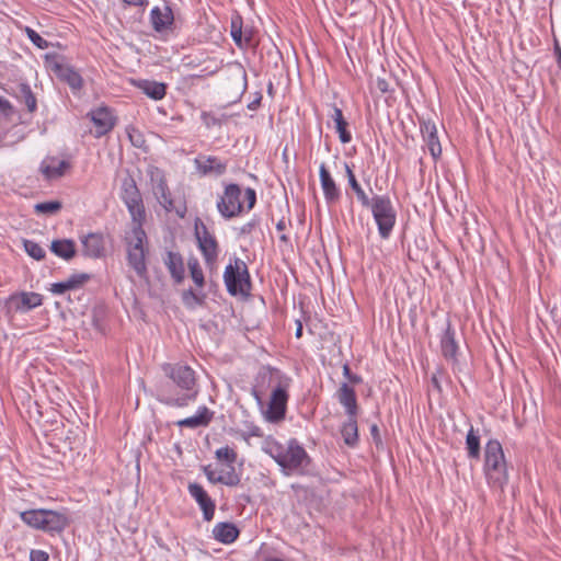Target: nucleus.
<instances>
[{
  "label": "nucleus",
  "instance_id": "680f3d73",
  "mask_svg": "<svg viewBox=\"0 0 561 561\" xmlns=\"http://www.w3.org/2000/svg\"><path fill=\"white\" fill-rule=\"evenodd\" d=\"M370 433L375 439L379 437V430L376 424L371 425Z\"/></svg>",
  "mask_w": 561,
  "mask_h": 561
},
{
  "label": "nucleus",
  "instance_id": "6ab92c4d",
  "mask_svg": "<svg viewBox=\"0 0 561 561\" xmlns=\"http://www.w3.org/2000/svg\"><path fill=\"white\" fill-rule=\"evenodd\" d=\"M336 399L339 403L345 409L346 415H357L358 404L356 392L353 387L347 382H342L336 391Z\"/></svg>",
  "mask_w": 561,
  "mask_h": 561
},
{
  "label": "nucleus",
  "instance_id": "7ed1b4c3",
  "mask_svg": "<svg viewBox=\"0 0 561 561\" xmlns=\"http://www.w3.org/2000/svg\"><path fill=\"white\" fill-rule=\"evenodd\" d=\"M262 376L264 378L267 376L270 382L276 383L271 393L265 417L270 422H279L284 420L286 414L287 402L289 399L288 389L290 387L291 379L279 369L273 367H266L265 371L262 373Z\"/></svg>",
  "mask_w": 561,
  "mask_h": 561
},
{
  "label": "nucleus",
  "instance_id": "f03ea898",
  "mask_svg": "<svg viewBox=\"0 0 561 561\" xmlns=\"http://www.w3.org/2000/svg\"><path fill=\"white\" fill-rule=\"evenodd\" d=\"M262 449L280 467L284 476H305L309 471L311 458L296 438H290L287 446H284L270 437L264 442Z\"/></svg>",
  "mask_w": 561,
  "mask_h": 561
},
{
  "label": "nucleus",
  "instance_id": "a878e982",
  "mask_svg": "<svg viewBox=\"0 0 561 561\" xmlns=\"http://www.w3.org/2000/svg\"><path fill=\"white\" fill-rule=\"evenodd\" d=\"M341 435L348 447L358 444L357 415H347V420L341 426Z\"/></svg>",
  "mask_w": 561,
  "mask_h": 561
},
{
  "label": "nucleus",
  "instance_id": "aec40b11",
  "mask_svg": "<svg viewBox=\"0 0 561 561\" xmlns=\"http://www.w3.org/2000/svg\"><path fill=\"white\" fill-rule=\"evenodd\" d=\"M150 22L156 32H163L170 28L174 22L172 9L168 4L163 8H152L150 11Z\"/></svg>",
  "mask_w": 561,
  "mask_h": 561
},
{
  "label": "nucleus",
  "instance_id": "c85d7f7f",
  "mask_svg": "<svg viewBox=\"0 0 561 561\" xmlns=\"http://www.w3.org/2000/svg\"><path fill=\"white\" fill-rule=\"evenodd\" d=\"M50 251L55 255L69 261L76 255V243L70 239L54 240L50 245Z\"/></svg>",
  "mask_w": 561,
  "mask_h": 561
},
{
  "label": "nucleus",
  "instance_id": "864d4df0",
  "mask_svg": "<svg viewBox=\"0 0 561 561\" xmlns=\"http://www.w3.org/2000/svg\"><path fill=\"white\" fill-rule=\"evenodd\" d=\"M376 87L381 93H387L390 91L389 82L382 78L377 79Z\"/></svg>",
  "mask_w": 561,
  "mask_h": 561
},
{
  "label": "nucleus",
  "instance_id": "e433bc0d",
  "mask_svg": "<svg viewBox=\"0 0 561 561\" xmlns=\"http://www.w3.org/2000/svg\"><path fill=\"white\" fill-rule=\"evenodd\" d=\"M187 266L193 282L197 287L202 288L205 285V278L198 260L196 257H191L187 262Z\"/></svg>",
  "mask_w": 561,
  "mask_h": 561
},
{
  "label": "nucleus",
  "instance_id": "f8f14e48",
  "mask_svg": "<svg viewBox=\"0 0 561 561\" xmlns=\"http://www.w3.org/2000/svg\"><path fill=\"white\" fill-rule=\"evenodd\" d=\"M43 304V296L35 291L14 293L7 299V307L10 311L25 313Z\"/></svg>",
  "mask_w": 561,
  "mask_h": 561
},
{
  "label": "nucleus",
  "instance_id": "b1692460",
  "mask_svg": "<svg viewBox=\"0 0 561 561\" xmlns=\"http://www.w3.org/2000/svg\"><path fill=\"white\" fill-rule=\"evenodd\" d=\"M163 262L174 282L178 284L182 283L185 277L182 255L179 252L168 251Z\"/></svg>",
  "mask_w": 561,
  "mask_h": 561
},
{
  "label": "nucleus",
  "instance_id": "5701e85b",
  "mask_svg": "<svg viewBox=\"0 0 561 561\" xmlns=\"http://www.w3.org/2000/svg\"><path fill=\"white\" fill-rule=\"evenodd\" d=\"M440 350L447 360L457 362L458 343L456 341L455 330L449 322L440 339Z\"/></svg>",
  "mask_w": 561,
  "mask_h": 561
},
{
  "label": "nucleus",
  "instance_id": "473e14b6",
  "mask_svg": "<svg viewBox=\"0 0 561 561\" xmlns=\"http://www.w3.org/2000/svg\"><path fill=\"white\" fill-rule=\"evenodd\" d=\"M58 76L68 83L72 90H80L83 87L81 75L68 66H58Z\"/></svg>",
  "mask_w": 561,
  "mask_h": 561
},
{
  "label": "nucleus",
  "instance_id": "4c0bfd02",
  "mask_svg": "<svg viewBox=\"0 0 561 561\" xmlns=\"http://www.w3.org/2000/svg\"><path fill=\"white\" fill-rule=\"evenodd\" d=\"M217 481L227 486H237L241 482V477L236 472L234 466H229V470L227 472L218 474Z\"/></svg>",
  "mask_w": 561,
  "mask_h": 561
},
{
  "label": "nucleus",
  "instance_id": "49530a36",
  "mask_svg": "<svg viewBox=\"0 0 561 561\" xmlns=\"http://www.w3.org/2000/svg\"><path fill=\"white\" fill-rule=\"evenodd\" d=\"M127 133H128V137H129V140L133 144V146H135L137 148H141L142 145L145 144V139H144L142 135L134 127L128 128Z\"/></svg>",
  "mask_w": 561,
  "mask_h": 561
},
{
  "label": "nucleus",
  "instance_id": "1a4fd4ad",
  "mask_svg": "<svg viewBox=\"0 0 561 561\" xmlns=\"http://www.w3.org/2000/svg\"><path fill=\"white\" fill-rule=\"evenodd\" d=\"M224 282L227 291L231 296H248L252 288L251 276L247 264L239 257H234V264L226 266Z\"/></svg>",
  "mask_w": 561,
  "mask_h": 561
},
{
  "label": "nucleus",
  "instance_id": "bf43d9fd",
  "mask_svg": "<svg viewBox=\"0 0 561 561\" xmlns=\"http://www.w3.org/2000/svg\"><path fill=\"white\" fill-rule=\"evenodd\" d=\"M554 54L557 56L558 65L561 68V47L559 46L558 43L554 45Z\"/></svg>",
  "mask_w": 561,
  "mask_h": 561
},
{
  "label": "nucleus",
  "instance_id": "20e7f679",
  "mask_svg": "<svg viewBox=\"0 0 561 561\" xmlns=\"http://www.w3.org/2000/svg\"><path fill=\"white\" fill-rule=\"evenodd\" d=\"M241 196L242 191L238 184L231 183L226 185L224 194L217 202V209L225 219L238 217L244 209L249 211L255 206L256 193L253 188L248 187L244 191L245 207L241 202Z\"/></svg>",
  "mask_w": 561,
  "mask_h": 561
},
{
  "label": "nucleus",
  "instance_id": "6e6552de",
  "mask_svg": "<svg viewBox=\"0 0 561 561\" xmlns=\"http://www.w3.org/2000/svg\"><path fill=\"white\" fill-rule=\"evenodd\" d=\"M131 234L127 240V263L140 279H148V249L145 248L147 234L140 227H133Z\"/></svg>",
  "mask_w": 561,
  "mask_h": 561
},
{
  "label": "nucleus",
  "instance_id": "f704fd0d",
  "mask_svg": "<svg viewBox=\"0 0 561 561\" xmlns=\"http://www.w3.org/2000/svg\"><path fill=\"white\" fill-rule=\"evenodd\" d=\"M466 449L468 457L470 459H479L480 458V436L478 431H474L472 426H470L467 436H466Z\"/></svg>",
  "mask_w": 561,
  "mask_h": 561
},
{
  "label": "nucleus",
  "instance_id": "dca6fc26",
  "mask_svg": "<svg viewBox=\"0 0 561 561\" xmlns=\"http://www.w3.org/2000/svg\"><path fill=\"white\" fill-rule=\"evenodd\" d=\"M197 172L203 175L220 176L227 171V162L215 156H199L194 160Z\"/></svg>",
  "mask_w": 561,
  "mask_h": 561
},
{
  "label": "nucleus",
  "instance_id": "6e6d98bb",
  "mask_svg": "<svg viewBox=\"0 0 561 561\" xmlns=\"http://www.w3.org/2000/svg\"><path fill=\"white\" fill-rule=\"evenodd\" d=\"M126 5L129 7H146L148 4L147 0H122Z\"/></svg>",
  "mask_w": 561,
  "mask_h": 561
},
{
  "label": "nucleus",
  "instance_id": "052dcab7",
  "mask_svg": "<svg viewBox=\"0 0 561 561\" xmlns=\"http://www.w3.org/2000/svg\"><path fill=\"white\" fill-rule=\"evenodd\" d=\"M287 225H286V221L285 219H280L277 224H276V229L278 231H284L286 229Z\"/></svg>",
  "mask_w": 561,
  "mask_h": 561
},
{
  "label": "nucleus",
  "instance_id": "bb28decb",
  "mask_svg": "<svg viewBox=\"0 0 561 561\" xmlns=\"http://www.w3.org/2000/svg\"><path fill=\"white\" fill-rule=\"evenodd\" d=\"M213 535L222 543H232L239 536V529L232 523H218L213 529Z\"/></svg>",
  "mask_w": 561,
  "mask_h": 561
},
{
  "label": "nucleus",
  "instance_id": "ea45409f",
  "mask_svg": "<svg viewBox=\"0 0 561 561\" xmlns=\"http://www.w3.org/2000/svg\"><path fill=\"white\" fill-rule=\"evenodd\" d=\"M24 250L33 259L41 261L45 257V250L35 241L24 240Z\"/></svg>",
  "mask_w": 561,
  "mask_h": 561
},
{
  "label": "nucleus",
  "instance_id": "c9c22d12",
  "mask_svg": "<svg viewBox=\"0 0 561 561\" xmlns=\"http://www.w3.org/2000/svg\"><path fill=\"white\" fill-rule=\"evenodd\" d=\"M231 36L237 46L243 47L250 45L251 34L243 33L242 20L240 16L231 20Z\"/></svg>",
  "mask_w": 561,
  "mask_h": 561
},
{
  "label": "nucleus",
  "instance_id": "e2e57ef3",
  "mask_svg": "<svg viewBox=\"0 0 561 561\" xmlns=\"http://www.w3.org/2000/svg\"><path fill=\"white\" fill-rule=\"evenodd\" d=\"M259 104H260V99H257V100H255V101L251 102V103L249 104V106H248V107H249L250 110H256V107L259 106Z\"/></svg>",
  "mask_w": 561,
  "mask_h": 561
},
{
  "label": "nucleus",
  "instance_id": "5fc2aeb1",
  "mask_svg": "<svg viewBox=\"0 0 561 561\" xmlns=\"http://www.w3.org/2000/svg\"><path fill=\"white\" fill-rule=\"evenodd\" d=\"M204 472H205V474H206V477H207V479H208V481H209V482H211V483H214V484L219 483V482L217 481V479H218V474H216V473H215V471H214V470H211L209 466L204 467Z\"/></svg>",
  "mask_w": 561,
  "mask_h": 561
},
{
  "label": "nucleus",
  "instance_id": "c756f323",
  "mask_svg": "<svg viewBox=\"0 0 561 561\" xmlns=\"http://www.w3.org/2000/svg\"><path fill=\"white\" fill-rule=\"evenodd\" d=\"M15 98L19 102L24 103L30 113H34L37 110V100L33 93L30 84L20 83L16 87Z\"/></svg>",
  "mask_w": 561,
  "mask_h": 561
},
{
  "label": "nucleus",
  "instance_id": "f257e3e1",
  "mask_svg": "<svg viewBox=\"0 0 561 561\" xmlns=\"http://www.w3.org/2000/svg\"><path fill=\"white\" fill-rule=\"evenodd\" d=\"M161 369L169 381L160 383L157 388L159 402L175 408L187 407L195 401L199 389L195 370L183 363H164Z\"/></svg>",
  "mask_w": 561,
  "mask_h": 561
},
{
  "label": "nucleus",
  "instance_id": "4d7b16f0",
  "mask_svg": "<svg viewBox=\"0 0 561 561\" xmlns=\"http://www.w3.org/2000/svg\"><path fill=\"white\" fill-rule=\"evenodd\" d=\"M0 110H2L3 112L12 110L11 103L7 99L2 98L1 95H0Z\"/></svg>",
  "mask_w": 561,
  "mask_h": 561
},
{
  "label": "nucleus",
  "instance_id": "de8ad7c7",
  "mask_svg": "<svg viewBox=\"0 0 561 561\" xmlns=\"http://www.w3.org/2000/svg\"><path fill=\"white\" fill-rule=\"evenodd\" d=\"M343 376L353 385L363 382V378L359 375L353 374L351 371L350 365L347 363L343 365Z\"/></svg>",
  "mask_w": 561,
  "mask_h": 561
},
{
  "label": "nucleus",
  "instance_id": "4468645a",
  "mask_svg": "<svg viewBox=\"0 0 561 561\" xmlns=\"http://www.w3.org/2000/svg\"><path fill=\"white\" fill-rule=\"evenodd\" d=\"M188 493L197 502L202 512L203 518L206 522H209L214 518L216 504L205 491V489L198 483H190L188 484Z\"/></svg>",
  "mask_w": 561,
  "mask_h": 561
},
{
  "label": "nucleus",
  "instance_id": "2eb2a0df",
  "mask_svg": "<svg viewBox=\"0 0 561 561\" xmlns=\"http://www.w3.org/2000/svg\"><path fill=\"white\" fill-rule=\"evenodd\" d=\"M319 178L325 203L328 205H333L337 203L341 198V190L336 185L331 173L329 172L325 163L320 164Z\"/></svg>",
  "mask_w": 561,
  "mask_h": 561
},
{
  "label": "nucleus",
  "instance_id": "58836bf2",
  "mask_svg": "<svg viewBox=\"0 0 561 561\" xmlns=\"http://www.w3.org/2000/svg\"><path fill=\"white\" fill-rule=\"evenodd\" d=\"M62 208V204L59 201H49L38 203L34 206L36 214L53 215L58 213Z\"/></svg>",
  "mask_w": 561,
  "mask_h": 561
},
{
  "label": "nucleus",
  "instance_id": "a18cd8bd",
  "mask_svg": "<svg viewBox=\"0 0 561 561\" xmlns=\"http://www.w3.org/2000/svg\"><path fill=\"white\" fill-rule=\"evenodd\" d=\"M201 118L207 128L220 126L222 124V119L210 112H203Z\"/></svg>",
  "mask_w": 561,
  "mask_h": 561
},
{
  "label": "nucleus",
  "instance_id": "338daca9",
  "mask_svg": "<svg viewBox=\"0 0 561 561\" xmlns=\"http://www.w3.org/2000/svg\"><path fill=\"white\" fill-rule=\"evenodd\" d=\"M301 488L300 484H291L293 490H299Z\"/></svg>",
  "mask_w": 561,
  "mask_h": 561
},
{
  "label": "nucleus",
  "instance_id": "37998d69",
  "mask_svg": "<svg viewBox=\"0 0 561 561\" xmlns=\"http://www.w3.org/2000/svg\"><path fill=\"white\" fill-rule=\"evenodd\" d=\"M90 279L87 273L72 274L66 282L70 289H77L83 286Z\"/></svg>",
  "mask_w": 561,
  "mask_h": 561
},
{
  "label": "nucleus",
  "instance_id": "3c124183",
  "mask_svg": "<svg viewBox=\"0 0 561 561\" xmlns=\"http://www.w3.org/2000/svg\"><path fill=\"white\" fill-rule=\"evenodd\" d=\"M67 290H71L68 286V283L66 280L64 282H59V283H54L50 287V291L54 294V295H62L65 294Z\"/></svg>",
  "mask_w": 561,
  "mask_h": 561
},
{
  "label": "nucleus",
  "instance_id": "39448f33",
  "mask_svg": "<svg viewBox=\"0 0 561 561\" xmlns=\"http://www.w3.org/2000/svg\"><path fill=\"white\" fill-rule=\"evenodd\" d=\"M483 470L488 483L492 488L502 490L508 482L504 451L501 443L496 439H490L485 445Z\"/></svg>",
  "mask_w": 561,
  "mask_h": 561
},
{
  "label": "nucleus",
  "instance_id": "423d86ee",
  "mask_svg": "<svg viewBox=\"0 0 561 561\" xmlns=\"http://www.w3.org/2000/svg\"><path fill=\"white\" fill-rule=\"evenodd\" d=\"M20 518L28 527L50 535L62 533L69 525L65 513L46 508L23 511Z\"/></svg>",
  "mask_w": 561,
  "mask_h": 561
},
{
  "label": "nucleus",
  "instance_id": "a211bd4d",
  "mask_svg": "<svg viewBox=\"0 0 561 561\" xmlns=\"http://www.w3.org/2000/svg\"><path fill=\"white\" fill-rule=\"evenodd\" d=\"M83 254L89 257L99 259L105 253L104 236L100 232H91L81 238Z\"/></svg>",
  "mask_w": 561,
  "mask_h": 561
},
{
  "label": "nucleus",
  "instance_id": "603ef678",
  "mask_svg": "<svg viewBox=\"0 0 561 561\" xmlns=\"http://www.w3.org/2000/svg\"><path fill=\"white\" fill-rule=\"evenodd\" d=\"M257 225V221L255 220H251L247 224H244L241 228H240V234H250L253 229L256 227Z\"/></svg>",
  "mask_w": 561,
  "mask_h": 561
},
{
  "label": "nucleus",
  "instance_id": "0eeeda50",
  "mask_svg": "<svg viewBox=\"0 0 561 561\" xmlns=\"http://www.w3.org/2000/svg\"><path fill=\"white\" fill-rule=\"evenodd\" d=\"M377 225L381 239L387 240L397 222V211L388 195H374L368 199V207Z\"/></svg>",
  "mask_w": 561,
  "mask_h": 561
},
{
  "label": "nucleus",
  "instance_id": "393cba45",
  "mask_svg": "<svg viewBox=\"0 0 561 561\" xmlns=\"http://www.w3.org/2000/svg\"><path fill=\"white\" fill-rule=\"evenodd\" d=\"M124 204L130 215L134 227L142 228V225L146 220V208L142 201V195L128 199L124 202Z\"/></svg>",
  "mask_w": 561,
  "mask_h": 561
},
{
  "label": "nucleus",
  "instance_id": "8fccbe9b",
  "mask_svg": "<svg viewBox=\"0 0 561 561\" xmlns=\"http://www.w3.org/2000/svg\"><path fill=\"white\" fill-rule=\"evenodd\" d=\"M49 556L46 551L39 549H32L30 552V561H48Z\"/></svg>",
  "mask_w": 561,
  "mask_h": 561
},
{
  "label": "nucleus",
  "instance_id": "9d476101",
  "mask_svg": "<svg viewBox=\"0 0 561 561\" xmlns=\"http://www.w3.org/2000/svg\"><path fill=\"white\" fill-rule=\"evenodd\" d=\"M194 236L206 266L210 271L215 270L220 251L219 243L201 218H196L194 221Z\"/></svg>",
  "mask_w": 561,
  "mask_h": 561
},
{
  "label": "nucleus",
  "instance_id": "ddd939ff",
  "mask_svg": "<svg viewBox=\"0 0 561 561\" xmlns=\"http://www.w3.org/2000/svg\"><path fill=\"white\" fill-rule=\"evenodd\" d=\"M91 121L95 126V136L102 137L110 133L116 123L112 111L106 106H100L89 113Z\"/></svg>",
  "mask_w": 561,
  "mask_h": 561
},
{
  "label": "nucleus",
  "instance_id": "a19ab883",
  "mask_svg": "<svg viewBox=\"0 0 561 561\" xmlns=\"http://www.w3.org/2000/svg\"><path fill=\"white\" fill-rule=\"evenodd\" d=\"M215 457L219 461H226L228 466H233L237 461L238 455L234 449L229 446H225L216 450Z\"/></svg>",
  "mask_w": 561,
  "mask_h": 561
},
{
  "label": "nucleus",
  "instance_id": "2f4dec72",
  "mask_svg": "<svg viewBox=\"0 0 561 561\" xmlns=\"http://www.w3.org/2000/svg\"><path fill=\"white\" fill-rule=\"evenodd\" d=\"M332 110H333V113L331 115V118L335 123V129L339 134V138L342 144H348L352 140V135L347 130L348 124L343 116V112L341 108H339L335 105H333Z\"/></svg>",
  "mask_w": 561,
  "mask_h": 561
},
{
  "label": "nucleus",
  "instance_id": "0e129e2a",
  "mask_svg": "<svg viewBox=\"0 0 561 561\" xmlns=\"http://www.w3.org/2000/svg\"><path fill=\"white\" fill-rule=\"evenodd\" d=\"M263 561H284V560L276 558V557H266V558H264Z\"/></svg>",
  "mask_w": 561,
  "mask_h": 561
},
{
  "label": "nucleus",
  "instance_id": "79ce46f5",
  "mask_svg": "<svg viewBox=\"0 0 561 561\" xmlns=\"http://www.w3.org/2000/svg\"><path fill=\"white\" fill-rule=\"evenodd\" d=\"M205 296L197 295L192 288L184 290L182 294L183 304L188 308L201 306L204 302Z\"/></svg>",
  "mask_w": 561,
  "mask_h": 561
},
{
  "label": "nucleus",
  "instance_id": "f3484780",
  "mask_svg": "<svg viewBox=\"0 0 561 561\" xmlns=\"http://www.w3.org/2000/svg\"><path fill=\"white\" fill-rule=\"evenodd\" d=\"M423 140L426 142L427 148L434 159L442 154V146L437 136V128L434 122L422 119L420 124Z\"/></svg>",
  "mask_w": 561,
  "mask_h": 561
},
{
  "label": "nucleus",
  "instance_id": "09e8293b",
  "mask_svg": "<svg viewBox=\"0 0 561 561\" xmlns=\"http://www.w3.org/2000/svg\"><path fill=\"white\" fill-rule=\"evenodd\" d=\"M262 436H263L262 430L254 424L248 425L247 431L244 433H242V437L245 440H248L250 437H262Z\"/></svg>",
  "mask_w": 561,
  "mask_h": 561
},
{
  "label": "nucleus",
  "instance_id": "9b49d317",
  "mask_svg": "<svg viewBox=\"0 0 561 561\" xmlns=\"http://www.w3.org/2000/svg\"><path fill=\"white\" fill-rule=\"evenodd\" d=\"M147 175L149 176L151 191L157 198L158 203L167 210L172 211L174 202L171 192L168 187L165 174L160 168L150 164L147 168Z\"/></svg>",
  "mask_w": 561,
  "mask_h": 561
},
{
  "label": "nucleus",
  "instance_id": "69168bd1",
  "mask_svg": "<svg viewBox=\"0 0 561 561\" xmlns=\"http://www.w3.org/2000/svg\"><path fill=\"white\" fill-rule=\"evenodd\" d=\"M279 240L284 243H287L289 241V238L287 237V234H280Z\"/></svg>",
  "mask_w": 561,
  "mask_h": 561
},
{
  "label": "nucleus",
  "instance_id": "72a5a7b5",
  "mask_svg": "<svg viewBox=\"0 0 561 561\" xmlns=\"http://www.w3.org/2000/svg\"><path fill=\"white\" fill-rule=\"evenodd\" d=\"M141 195L137 183L131 174L127 173L125 178L122 179L121 182V190H119V197L124 202L138 197Z\"/></svg>",
  "mask_w": 561,
  "mask_h": 561
},
{
  "label": "nucleus",
  "instance_id": "c03bdc74",
  "mask_svg": "<svg viewBox=\"0 0 561 561\" xmlns=\"http://www.w3.org/2000/svg\"><path fill=\"white\" fill-rule=\"evenodd\" d=\"M26 35L28 39L38 48L46 49L48 48V42L44 39L36 31L31 27L25 28Z\"/></svg>",
  "mask_w": 561,
  "mask_h": 561
},
{
  "label": "nucleus",
  "instance_id": "13d9d810",
  "mask_svg": "<svg viewBox=\"0 0 561 561\" xmlns=\"http://www.w3.org/2000/svg\"><path fill=\"white\" fill-rule=\"evenodd\" d=\"M296 324H297V328H296V332H295V335L297 339H300L302 336V323L300 320H297L296 321Z\"/></svg>",
  "mask_w": 561,
  "mask_h": 561
},
{
  "label": "nucleus",
  "instance_id": "412c9836",
  "mask_svg": "<svg viewBox=\"0 0 561 561\" xmlns=\"http://www.w3.org/2000/svg\"><path fill=\"white\" fill-rule=\"evenodd\" d=\"M70 168V163L66 160H59L56 157H46L39 167V171L47 180L61 178Z\"/></svg>",
  "mask_w": 561,
  "mask_h": 561
},
{
  "label": "nucleus",
  "instance_id": "4be33fe9",
  "mask_svg": "<svg viewBox=\"0 0 561 561\" xmlns=\"http://www.w3.org/2000/svg\"><path fill=\"white\" fill-rule=\"evenodd\" d=\"M214 417V412L209 410L206 405H202L197 409L196 414L190 417L182 419L178 421L175 424L179 427L186 428H198L206 427L210 424Z\"/></svg>",
  "mask_w": 561,
  "mask_h": 561
},
{
  "label": "nucleus",
  "instance_id": "7c9ffc66",
  "mask_svg": "<svg viewBox=\"0 0 561 561\" xmlns=\"http://www.w3.org/2000/svg\"><path fill=\"white\" fill-rule=\"evenodd\" d=\"M345 174L348 181V184L353 192L355 193L357 201L360 203L363 207H368V199L370 198L367 193L363 190L360 184L358 183L352 167L348 163H344Z\"/></svg>",
  "mask_w": 561,
  "mask_h": 561
},
{
  "label": "nucleus",
  "instance_id": "cd10ccee",
  "mask_svg": "<svg viewBox=\"0 0 561 561\" xmlns=\"http://www.w3.org/2000/svg\"><path fill=\"white\" fill-rule=\"evenodd\" d=\"M137 87L152 100H161L167 93V84L151 80H140Z\"/></svg>",
  "mask_w": 561,
  "mask_h": 561
}]
</instances>
